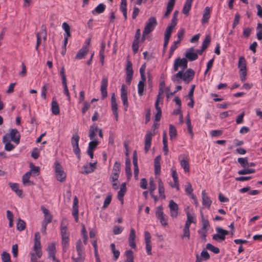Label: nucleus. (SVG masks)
<instances>
[{"instance_id":"f257e3e1","label":"nucleus","mask_w":262,"mask_h":262,"mask_svg":"<svg viewBox=\"0 0 262 262\" xmlns=\"http://www.w3.org/2000/svg\"><path fill=\"white\" fill-rule=\"evenodd\" d=\"M195 72L191 69H187L185 72L184 70H182L179 71L177 74L171 77L173 82L180 83L182 79L184 81L189 83L194 78Z\"/></svg>"},{"instance_id":"f03ea898","label":"nucleus","mask_w":262,"mask_h":262,"mask_svg":"<svg viewBox=\"0 0 262 262\" xmlns=\"http://www.w3.org/2000/svg\"><path fill=\"white\" fill-rule=\"evenodd\" d=\"M79 139L80 137L77 133L73 134L71 138V144L73 147V152L79 160L81 158L80 149L79 147Z\"/></svg>"},{"instance_id":"7ed1b4c3","label":"nucleus","mask_w":262,"mask_h":262,"mask_svg":"<svg viewBox=\"0 0 262 262\" xmlns=\"http://www.w3.org/2000/svg\"><path fill=\"white\" fill-rule=\"evenodd\" d=\"M238 68L240 71V78L242 82H245L247 77V69L246 60L244 56L239 58Z\"/></svg>"},{"instance_id":"20e7f679","label":"nucleus","mask_w":262,"mask_h":262,"mask_svg":"<svg viewBox=\"0 0 262 262\" xmlns=\"http://www.w3.org/2000/svg\"><path fill=\"white\" fill-rule=\"evenodd\" d=\"M157 25V21L155 17H149L146 22L143 31V35L145 36L152 32Z\"/></svg>"},{"instance_id":"39448f33","label":"nucleus","mask_w":262,"mask_h":262,"mask_svg":"<svg viewBox=\"0 0 262 262\" xmlns=\"http://www.w3.org/2000/svg\"><path fill=\"white\" fill-rule=\"evenodd\" d=\"M55 165V171L56 173V177L58 181L63 182L66 178V173L63 170V168L58 162H56Z\"/></svg>"},{"instance_id":"423d86ee","label":"nucleus","mask_w":262,"mask_h":262,"mask_svg":"<svg viewBox=\"0 0 262 262\" xmlns=\"http://www.w3.org/2000/svg\"><path fill=\"white\" fill-rule=\"evenodd\" d=\"M40 235L39 232H36L34 235V244L33 250L36 252L38 258H40L42 256V251L40 244Z\"/></svg>"},{"instance_id":"0eeeda50","label":"nucleus","mask_w":262,"mask_h":262,"mask_svg":"<svg viewBox=\"0 0 262 262\" xmlns=\"http://www.w3.org/2000/svg\"><path fill=\"white\" fill-rule=\"evenodd\" d=\"M216 233L212 236V239L216 241L219 240L224 241L226 238V236L229 234V231L221 228V227H216Z\"/></svg>"},{"instance_id":"6e6552de","label":"nucleus","mask_w":262,"mask_h":262,"mask_svg":"<svg viewBox=\"0 0 262 262\" xmlns=\"http://www.w3.org/2000/svg\"><path fill=\"white\" fill-rule=\"evenodd\" d=\"M76 249L78 256L76 258L77 260H80V262H83L85 259V252L80 239H78L76 244Z\"/></svg>"},{"instance_id":"1a4fd4ad","label":"nucleus","mask_w":262,"mask_h":262,"mask_svg":"<svg viewBox=\"0 0 262 262\" xmlns=\"http://www.w3.org/2000/svg\"><path fill=\"white\" fill-rule=\"evenodd\" d=\"M156 216L160 220V223L163 226H166L168 225L167 219L166 215H165L163 211V207L162 205L159 206L156 208Z\"/></svg>"},{"instance_id":"9d476101","label":"nucleus","mask_w":262,"mask_h":262,"mask_svg":"<svg viewBox=\"0 0 262 262\" xmlns=\"http://www.w3.org/2000/svg\"><path fill=\"white\" fill-rule=\"evenodd\" d=\"M133 64L130 60H127V64L125 68L126 70V82L130 84L133 79L134 71L132 68Z\"/></svg>"},{"instance_id":"9b49d317","label":"nucleus","mask_w":262,"mask_h":262,"mask_svg":"<svg viewBox=\"0 0 262 262\" xmlns=\"http://www.w3.org/2000/svg\"><path fill=\"white\" fill-rule=\"evenodd\" d=\"M8 138L10 137L11 140L16 144L20 142V135L18 130L16 128L11 129L9 134H7Z\"/></svg>"},{"instance_id":"f8f14e48","label":"nucleus","mask_w":262,"mask_h":262,"mask_svg":"<svg viewBox=\"0 0 262 262\" xmlns=\"http://www.w3.org/2000/svg\"><path fill=\"white\" fill-rule=\"evenodd\" d=\"M155 134H152L150 130H147L145 135V140L144 143V150L147 153L151 146L152 136Z\"/></svg>"},{"instance_id":"ddd939ff","label":"nucleus","mask_w":262,"mask_h":262,"mask_svg":"<svg viewBox=\"0 0 262 262\" xmlns=\"http://www.w3.org/2000/svg\"><path fill=\"white\" fill-rule=\"evenodd\" d=\"M169 207L170 209V216L173 218H176L178 215L179 207L178 204L172 200L169 201Z\"/></svg>"},{"instance_id":"4468645a","label":"nucleus","mask_w":262,"mask_h":262,"mask_svg":"<svg viewBox=\"0 0 262 262\" xmlns=\"http://www.w3.org/2000/svg\"><path fill=\"white\" fill-rule=\"evenodd\" d=\"M121 98L122 100L123 104L124 106V110L127 111L128 103L127 100V92L125 88V85L123 84L121 89Z\"/></svg>"},{"instance_id":"2eb2a0df","label":"nucleus","mask_w":262,"mask_h":262,"mask_svg":"<svg viewBox=\"0 0 262 262\" xmlns=\"http://www.w3.org/2000/svg\"><path fill=\"white\" fill-rule=\"evenodd\" d=\"M107 84V78L105 77H103L101 80L100 88L102 99H104L107 96V92L106 90Z\"/></svg>"},{"instance_id":"dca6fc26","label":"nucleus","mask_w":262,"mask_h":262,"mask_svg":"<svg viewBox=\"0 0 262 262\" xmlns=\"http://www.w3.org/2000/svg\"><path fill=\"white\" fill-rule=\"evenodd\" d=\"M72 215L75 219V221L77 223L78 222V200L76 196L73 200Z\"/></svg>"},{"instance_id":"f3484780","label":"nucleus","mask_w":262,"mask_h":262,"mask_svg":"<svg viewBox=\"0 0 262 262\" xmlns=\"http://www.w3.org/2000/svg\"><path fill=\"white\" fill-rule=\"evenodd\" d=\"M41 210L44 214V219L42 222L47 224L51 223L52 220L53 216L50 213L49 211L43 206H41Z\"/></svg>"},{"instance_id":"a211bd4d","label":"nucleus","mask_w":262,"mask_h":262,"mask_svg":"<svg viewBox=\"0 0 262 262\" xmlns=\"http://www.w3.org/2000/svg\"><path fill=\"white\" fill-rule=\"evenodd\" d=\"M135 238L136 231L134 229L132 228L130 230V233L128 238V243L130 247L133 249H135L136 248Z\"/></svg>"},{"instance_id":"6ab92c4d","label":"nucleus","mask_w":262,"mask_h":262,"mask_svg":"<svg viewBox=\"0 0 262 262\" xmlns=\"http://www.w3.org/2000/svg\"><path fill=\"white\" fill-rule=\"evenodd\" d=\"M89 49L87 48V46H83L77 52L75 58L77 59L83 58L87 55Z\"/></svg>"},{"instance_id":"aec40b11","label":"nucleus","mask_w":262,"mask_h":262,"mask_svg":"<svg viewBox=\"0 0 262 262\" xmlns=\"http://www.w3.org/2000/svg\"><path fill=\"white\" fill-rule=\"evenodd\" d=\"M174 62L178 64V66L179 67H181L183 70H186L187 68L188 60L185 58H181L180 57H178L175 59Z\"/></svg>"},{"instance_id":"412c9836","label":"nucleus","mask_w":262,"mask_h":262,"mask_svg":"<svg viewBox=\"0 0 262 262\" xmlns=\"http://www.w3.org/2000/svg\"><path fill=\"white\" fill-rule=\"evenodd\" d=\"M51 110L53 114L57 115L60 113L59 105L55 97H53L51 103Z\"/></svg>"},{"instance_id":"4be33fe9","label":"nucleus","mask_w":262,"mask_h":262,"mask_svg":"<svg viewBox=\"0 0 262 262\" xmlns=\"http://www.w3.org/2000/svg\"><path fill=\"white\" fill-rule=\"evenodd\" d=\"M179 160L180 161V164L181 166L184 168V170L185 172H189V162L187 158L184 156H181L179 157Z\"/></svg>"},{"instance_id":"5701e85b","label":"nucleus","mask_w":262,"mask_h":262,"mask_svg":"<svg viewBox=\"0 0 262 262\" xmlns=\"http://www.w3.org/2000/svg\"><path fill=\"white\" fill-rule=\"evenodd\" d=\"M161 156H157L154 159L155 173L156 175L159 174L161 171Z\"/></svg>"},{"instance_id":"b1692460","label":"nucleus","mask_w":262,"mask_h":262,"mask_svg":"<svg viewBox=\"0 0 262 262\" xmlns=\"http://www.w3.org/2000/svg\"><path fill=\"white\" fill-rule=\"evenodd\" d=\"M3 142L5 143V149L7 151H11L15 148V146L8 141L7 135L3 137Z\"/></svg>"},{"instance_id":"393cba45","label":"nucleus","mask_w":262,"mask_h":262,"mask_svg":"<svg viewBox=\"0 0 262 262\" xmlns=\"http://www.w3.org/2000/svg\"><path fill=\"white\" fill-rule=\"evenodd\" d=\"M202 198L203 205H205L208 208H209L212 203V201L210 199V198L207 196V193L205 192V190H203L202 191Z\"/></svg>"},{"instance_id":"a878e982","label":"nucleus","mask_w":262,"mask_h":262,"mask_svg":"<svg viewBox=\"0 0 262 262\" xmlns=\"http://www.w3.org/2000/svg\"><path fill=\"white\" fill-rule=\"evenodd\" d=\"M131 163L130 161L129 158H127L125 160V173L127 177V180L130 179V177L132 176V170H131Z\"/></svg>"},{"instance_id":"bb28decb","label":"nucleus","mask_w":262,"mask_h":262,"mask_svg":"<svg viewBox=\"0 0 262 262\" xmlns=\"http://www.w3.org/2000/svg\"><path fill=\"white\" fill-rule=\"evenodd\" d=\"M158 191L160 198L162 199H165L166 197L164 193L165 189L163 183L161 179H159L158 180Z\"/></svg>"},{"instance_id":"cd10ccee","label":"nucleus","mask_w":262,"mask_h":262,"mask_svg":"<svg viewBox=\"0 0 262 262\" xmlns=\"http://www.w3.org/2000/svg\"><path fill=\"white\" fill-rule=\"evenodd\" d=\"M9 185L11 189L14 191L18 196L21 197L22 196L23 190L18 188L19 184L18 183H9Z\"/></svg>"},{"instance_id":"c85d7f7f","label":"nucleus","mask_w":262,"mask_h":262,"mask_svg":"<svg viewBox=\"0 0 262 262\" xmlns=\"http://www.w3.org/2000/svg\"><path fill=\"white\" fill-rule=\"evenodd\" d=\"M126 6V0H121V4L120 6V10L123 13L125 20H126L127 18Z\"/></svg>"},{"instance_id":"c756f323","label":"nucleus","mask_w":262,"mask_h":262,"mask_svg":"<svg viewBox=\"0 0 262 262\" xmlns=\"http://www.w3.org/2000/svg\"><path fill=\"white\" fill-rule=\"evenodd\" d=\"M126 6V0H121V4L120 6V10L123 13L125 20H126L127 18Z\"/></svg>"},{"instance_id":"7c9ffc66","label":"nucleus","mask_w":262,"mask_h":262,"mask_svg":"<svg viewBox=\"0 0 262 262\" xmlns=\"http://www.w3.org/2000/svg\"><path fill=\"white\" fill-rule=\"evenodd\" d=\"M31 175V172L28 171L25 174H24L23 176V183L25 186L28 185H33L34 184L33 182H31L29 180V178Z\"/></svg>"},{"instance_id":"2f4dec72","label":"nucleus","mask_w":262,"mask_h":262,"mask_svg":"<svg viewBox=\"0 0 262 262\" xmlns=\"http://www.w3.org/2000/svg\"><path fill=\"white\" fill-rule=\"evenodd\" d=\"M169 135L170 140H172L176 139L177 136V131L175 126L172 124H170L169 127Z\"/></svg>"},{"instance_id":"473e14b6","label":"nucleus","mask_w":262,"mask_h":262,"mask_svg":"<svg viewBox=\"0 0 262 262\" xmlns=\"http://www.w3.org/2000/svg\"><path fill=\"white\" fill-rule=\"evenodd\" d=\"M210 17V8L206 7L204 10L203 18L202 24H206L208 21V19Z\"/></svg>"},{"instance_id":"72a5a7b5","label":"nucleus","mask_w":262,"mask_h":262,"mask_svg":"<svg viewBox=\"0 0 262 262\" xmlns=\"http://www.w3.org/2000/svg\"><path fill=\"white\" fill-rule=\"evenodd\" d=\"M105 9V5L101 3L99 4L94 10L92 11L93 14L95 15L96 13L100 14L103 13Z\"/></svg>"},{"instance_id":"f704fd0d","label":"nucleus","mask_w":262,"mask_h":262,"mask_svg":"<svg viewBox=\"0 0 262 262\" xmlns=\"http://www.w3.org/2000/svg\"><path fill=\"white\" fill-rule=\"evenodd\" d=\"M184 55L186 58L190 61H194L198 58V55L195 53L185 52Z\"/></svg>"},{"instance_id":"c9c22d12","label":"nucleus","mask_w":262,"mask_h":262,"mask_svg":"<svg viewBox=\"0 0 262 262\" xmlns=\"http://www.w3.org/2000/svg\"><path fill=\"white\" fill-rule=\"evenodd\" d=\"M163 91L162 88H160L159 94H158L157 100L155 102V108H156L157 112H162L161 107L159 106V101H160V95H162L163 94Z\"/></svg>"},{"instance_id":"e433bc0d","label":"nucleus","mask_w":262,"mask_h":262,"mask_svg":"<svg viewBox=\"0 0 262 262\" xmlns=\"http://www.w3.org/2000/svg\"><path fill=\"white\" fill-rule=\"evenodd\" d=\"M125 255L126 259L124 262H134V256L133 255V252L132 250H128L125 252Z\"/></svg>"},{"instance_id":"4c0bfd02","label":"nucleus","mask_w":262,"mask_h":262,"mask_svg":"<svg viewBox=\"0 0 262 262\" xmlns=\"http://www.w3.org/2000/svg\"><path fill=\"white\" fill-rule=\"evenodd\" d=\"M98 130L97 126L92 125L90 126L89 130V137L91 140H93L94 137L96 136V133Z\"/></svg>"},{"instance_id":"58836bf2","label":"nucleus","mask_w":262,"mask_h":262,"mask_svg":"<svg viewBox=\"0 0 262 262\" xmlns=\"http://www.w3.org/2000/svg\"><path fill=\"white\" fill-rule=\"evenodd\" d=\"M16 226L18 231H22L26 228V224L24 221L19 218L17 220Z\"/></svg>"},{"instance_id":"ea45409f","label":"nucleus","mask_w":262,"mask_h":262,"mask_svg":"<svg viewBox=\"0 0 262 262\" xmlns=\"http://www.w3.org/2000/svg\"><path fill=\"white\" fill-rule=\"evenodd\" d=\"M174 27H175V26H173L171 24H169L168 26V27H167V28L166 29L165 33V35H164L165 38L170 39V38L171 37V33H172L173 29L174 28Z\"/></svg>"},{"instance_id":"a19ab883","label":"nucleus","mask_w":262,"mask_h":262,"mask_svg":"<svg viewBox=\"0 0 262 262\" xmlns=\"http://www.w3.org/2000/svg\"><path fill=\"white\" fill-rule=\"evenodd\" d=\"M62 27L65 31V33L64 34V37H70L71 36L70 27L69 25V24L68 23L64 22L62 24Z\"/></svg>"},{"instance_id":"79ce46f5","label":"nucleus","mask_w":262,"mask_h":262,"mask_svg":"<svg viewBox=\"0 0 262 262\" xmlns=\"http://www.w3.org/2000/svg\"><path fill=\"white\" fill-rule=\"evenodd\" d=\"M31 173H33L34 176H38L40 173V168L38 166H36L32 163L30 164Z\"/></svg>"},{"instance_id":"37998d69","label":"nucleus","mask_w":262,"mask_h":262,"mask_svg":"<svg viewBox=\"0 0 262 262\" xmlns=\"http://www.w3.org/2000/svg\"><path fill=\"white\" fill-rule=\"evenodd\" d=\"M255 172V170L253 168H244L238 171L237 173L239 175H245L247 174L253 173Z\"/></svg>"},{"instance_id":"c03bdc74","label":"nucleus","mask_w":262,"mask_h":262,"mask_svg":"<svg viewBox=\"0 0 262 262\" xmlns=\"http://www.w3.org/2000/svg\"><path fill=\"white\" fill-rule=\"evenodd\" d=\"M201 219H202V222L203 223L202 227L201 229L203 230H207V228L210 227L209 222L208 220H206L204 218V215L202 212H201Z\"/></svg>"},{"instance_id":"a18cd8bd","label":"nucleus","mask_w":262,"mask_h":262,"mask_svg":"<svg viewBox=\"0 0 262 262\" xmlns=\"http://www.w3.org/2000/svg\"><path fill=\"white\" fill-rule=\"evenodd\" d=\"M186 214H187V220L186 221L185 226L190 227L191 224L192 223H194V219H193V216L189 213V211L187 212Z\"/></svg>"},{"instance_id":"49530a36","label":"nucleus","mask_w":262,"mask_h":262,"mask_svg":"<svg viewBox=\"0 0 262 262\" xmlns=\"http://www.w3.org/2000/svg\"><path fill=\"white\" fill-rule=\"evenodd\" d=\"M206 249L212 251L215 254H218L220 253L219 248L214 246L213 245L210 243H208L206 245Z\"/></svg>"},{"instance_id":"de8ad7c7","label":"nucleus","mask_w":262,"mask_h":262,"mask_svg":"<svg viewBox=\"0 0 262 262\" xmlns=\"http://www.w3.org/2000/svg\"><path fill=\"white\" fill-rule=\"evenodd\" d=\"M62 84L63 88V93L67 97L68 100L70 101L71 100V97L70 96V93L68 90L67 81H62Z\"/></svg>"},{"instance_id":"09e8293b","label":"nucleus","mask_w":262,"mask_h":262,"mask_svg":"<svg viewBox=\"0 0 262 262\" xmlns=\"http://www.w3.org/2000/svg\"><path fill=\"white\" fill-rule=\"evenodd\" d=\"M1 257L3 262H11L10 255L8 252H3Z\"/></svg>"},{"instance_id":"8fccbe9b","label":"nucleus","mask_w":262,"mask_h":262,"mask_svg":"<svg viewBox=\"0 0 262 262\" xmlns=\"http://www.w3.org/2000/svg\"><path fill=\"white\" fill-rule=\"evenodd\" d=\"M237 162L241 164V166L244 168H247L248 166V158H238Z\"/></svg>"},{"instance_id":"3c124183","label":"nucleus","mask_w":262,"mask_h":262,"mask_svg":"<svg viewBox=\"0 0 262 262\" xmlns=\"http://www.w3.org/2000/svg\"><path fill=\"white\" fill-rule=\"evenodd\" d=\"M211 41V37L210 35H208L206 36L203 42L202 47L204 50H206L209 46Z\"/></svg>"},{"instance_id":"603ef678","label":"nucleus","mask_w":262,"mask_h":262,"mask_svg":"<svg viewBox=\"0 0 262 262\" xmlns=\"http://www.w3.org/2000/svg\"><path fill=\"white\" fill-rule=\"evenodd\" d=\"M121 171V164L119 162L116 161L114 163L112 172L120 173Z\"/></svg>"},{"instance_id":"864d4df0","label":"nucleus","mask_w":262,"mask_h":262,"mask_svg":"<svg viewBox=\"0 0 262 262\" xmlns=\"http://www.w3.org/2000/svg\"><path fill=\"white\" fill-rule=\"evenodd\" d=\"M185 191L188 194H191L192 198L194 199L195 198L193 194H192L193 191V188H192V186L191 184L189 182L187 183V185L185 186Z\"/></svg>"},{"instance_id":"5fc2aeb1","label":"nucleus","mask_w":262,"mask_h":262,"mask_svg":"<svg viewBox=\"0 0 262 262\" xmlns=\"http://www.w3.org/2000/svg\"><path fill=\"white\" fill-rule=\"evenodd\" d=\"M98 144V141L97 140H92L89 143L88 149L94 150L97 148V146Z\"/></svg>"},{"instance_id":"6e6d98bb","label":"nucleus","mask_w":262,"mask_h":262,"mask_svg":"<svg viewBox=\"0 0 262 262\" xmlns=\"http://www.w3.org/2000/svg\"><path fill=\"white\" fill-rule=\"evenodd\" d=\"M145 84L142 81H139L138 84V91L139 95L141 96L143 95Z\"/></svg>"},{"instance_id":"4d7b16f0","label":"nucleus","mask_w":262,"mask_h":262,"mask_svg":"<svg viewBox=\"0 0 262 262\" xmlns=\"http://www.w3.org/2000/svg\"><path fill=\"white\" fill-rule=\"evenodd\" d=\"M178 14L179 11L178 10H175L174 13H173L172 18L171 19V23L170 24L175 26L177 25Z\"/></svg>"},{"instance_id":"13d9d810","label":"nucleus","mask_w":262,"mask_h":262,"mask_svg":"<svg viewBox=\"0 0 262 262\" xmlns=\"http://www.w3.org/2000/svg\"><path fill=\"white\" fill-rule=\"evenodd\" d=\"M48 255L55 254L56 247L54 243H51L48 246Z\"/></svg>"},{"instance_id":"bf43d9fd","label":"nucleus","mask_w":262,"mask_h":262,"mask_svg":"<svg viewBox=\"0 0 262 262\" xmlns=\"http://www.w3.org/2000/svg\"><path fill=\"white\" fill-rule=\"evenodd\" d=\"M191 5L185 3L182 10L183 13L185 15L188 16L189 15V12L191 9Z\"/></svg>"},{"instance_id":"052dcab7","label":"nucleus","mask_w":262,"mask_h":262,"mask_svg":"<svg viewBox=\"0 0 262 262\" xmlns=\"http://www.w3.org/2000/svg\"><path fill=\"white\" fill-rule=\"evenodd\" d=\"M140 41L134 40L132 43V48L134 53L136 54L139 50V43Z\"/></svg>"},{"instance_id":"680f3d73","label":"nucleus","mask_w":262,"mask_h":262,"mask_svg":"<svg viewBox=\"0 0 262 262\" xmlns=\"http://www.w3.org/2000/svg\"><path fill=\"white\" fill-rule=\"evenodd\" d=\"M60 230L62 238L69 236V235H67L66 233L67 226L66 225H63V221L61 223Z\"/></svg>"},{"instance_id":"e2e57ef3","label":"nucleus","mask_w":262,"mask_h":262,"mask_svg":"<svg viewBox=\"0 0 262 262\" xmlns=\"http://www.w3.org/2000/svg\"><path fill=\"white\" fill-rule=\"evenodd\" d=\"M241 18V16L238 13H236L235 14L234 19L233 20L232 28H234L235 27L239 24V20Z\"/></svg>"},{"instance_id":"0e129e2a","label":"nucleus","mask_w":262,"mask_h":262,"mask_svg":"<svg viewBox=\"0 0 262 262\" xmlns=\"http://www.w3.org/2000/svg\"><path fill=\"white\" fill-rule=\"evenodd\" d=\"M111 201H112V195H107L104 201L102 208L103 209L106 208L109 205V204L111 203Z\"/></svg>"},{"instance_id":"69168bd1","label":"nucleus","mask_w":262,"mask_h":262,"mask_svg":"<svg viewBox=\"0 0 262 262\" xmlns=\"http://www.w3.org/2000/svg\"><path fill=\"white\" fill-rule=\"evenodd\" d=\"M83 107L82 108L81 112L83 115L85 114L86 111L89 109L91 106V103L87 101L83 102Z\"/></svg>"},{"instance_id":"338daca9","label":"nucleus","mask_w":262,"mask_h":262,"mask_svg":"<svg viewBox=\"0 0 262 262\" xmlns=\"http://www.w3.org/2000/svg\"><path fill=\"white\" fill-rule=\"evenodd\" d=\"M201 256L204 260H207L210 258V255L206 249H204L201 253Z\"/></svg>"},{"instance_id":"774afa93","label":"nucleus","mask_w":262,"mask_h":262,"mask_svg":"<svg viewBox=\"0 0 262 262\" xmlns=\"http://www.w3.org/2000/svg\"><path fill=\"white\" fill-rule=\"evenodd\" d=\"M123 229L122 227L115 226L113 228V233L115 235L120 234L123 231Z\"/></svg>"}]
</instances>
